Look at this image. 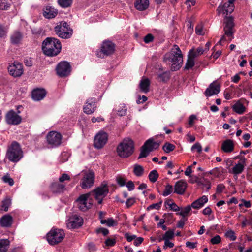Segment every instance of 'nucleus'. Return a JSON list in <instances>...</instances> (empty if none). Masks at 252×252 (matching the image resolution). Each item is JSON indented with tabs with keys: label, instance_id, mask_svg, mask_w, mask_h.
<instances>
[{
	"label": "nucleus",
	"instance_id": "f257e3e1",
	"mask_svg": "<svg viewBox=\"0 0 252 252\" xmlns=\"http://www.w3.org/2000/svg\"><path fill=\"white\" fill-rule=\"evenodd\" d=\"M164 60L172 63V69L178 70L183 63V58L182 52L177 45H174L171 51L165 54Z\"/></svg>",
	"mask_w": 252,
	"mask_h": 252
},
{
	"label": "nucleus",
	"instance_id": "f03ea898",
	"mask_svg": "<svg viewBox=\"0 0 252 252\" xmlns=\"http://www.w3.org/2000/svg\"><path fill=\"white\" fill-rule=\"evenodd\" d=\"M42 48L43 53L47 56H54L61 52L62 46L58 39L48 37L43 42Z\"/></svg>",
	"mask_w": 252,
	"mask_h": 252
},
{
	"label": "nucleus",
	"instance_id": "7ed1b4c3",
	"mask_svg": "<svg viewBox=\"0 0 252 252\" xmlns=\"http://www.w3.org/2000/svg\"><path fill=\"white\" fill-rule=\"evenodd\" d=\"M134 148L133 141L129 138H126L118 145L117 152L120 157L127 158L133 153Z\"/></svg>",
	"mask_w": 252,
	"mask_h": 252
},
{
	"label": "nucleus",
	"instance_id": "20e7f679",
	"mask_svg": "<svg viewBox=\"0 0 252 252\" xmlns=\"http://www.w3.org/2000/svg\"><path fill=\"white\" fill-rule=\"evenodd\" d=\"M224 34L219 41L218 44H221V42L224 41H231L234 38L235 32L234 19L232 17H226L224 22Z\"/></svg>",
	"mask_w": 252,
	"mask_h": 252
},
{
	"label": "nucleus",
	"instance_id": "39448f33",
	"mask_svg": "<svg viewBox=\"0 0 252 252\" xmlns=\"http://www.w3.org/2000/svg\"><path fill=\"white\" fill-rule=\"evenodd\" d=\"M6 157L12 162H17L22 158V151L17 142L14 141L11 143L7 150Z\"/></svg>",
	"mask_w": 252,
	"mask_h": 252
},
{
	"label": "nucleus",
	"instance_id": "423d86ee",
	"mask_svg": "<svg viewBox=\"0 0 252 252\" xmlns=\"http://www.w3.org/2000/svg\"><path fill=\"white\" fill-rule=\"evenodd\" d=\"M64 236L65 233L63 230L52 228L47 234V240L50 245H54L61 242Z\"/></svg>",
	"mask_w": 252,
	"mask_h": 252
},
{
	"label": "nucleus",
	"instance_id": "0eeeda50",
	"mask_svg": "<svg viewBox=\"0 0 252 252\" xmlns=\"http://www.w3.org/2000/svg\"><path fill=\"white\" fill-rule=\"evenodd\" d=\"M109 192V188L107 184L104 182L99 187L92 190L89 193L93 195L98 204L102 203L103 199Z\"/></svg>",
	"mask_w": 252,
	"mask_h": 252
},
{
	"label": "nucleus",
	"instance_id": "6e6552de",
	"mask_svg": "<svg viewBox=\"0 0 252 252\" xmlns=\"http://www.w3.org/2000/svg\"><path fill=\"white\" fill-rule=\"evenodd\" d=\"M55 32L61 38L66 39L70 38L72 34V30L66 22H61L55 27Z\"/></svg>",
	"mask_w": 252,
	"mask_h": 252
},
{
	"label": "nucleus",
	"instance_id": "1a4fd4ad",
	"mask_svg": "<svg viewBox=\"0 0 252 252\" xmlns=\"http://www.w3.org/2000/svg\"><path fill=\"white\" fill-rule=\"evenodd\" d=\"M159 146V143L154 141L153 139H149L147 140L141 148L140 153L138 158L146 157L150 152L154 149H158Z\"/></svg>",
	"mask_w": 252,
	"mask_h": 252
},
{
	"label": "nucleus",
	"instance_id": "9d476101",
	"mask_svg": "<svg viewBox=\"0 0 252 252\" xmlns=\"http://www.w3.org/2000/svg\"><path fill=\"white\" fill-rule=\"evenodd\" d=\"M83 177L80 182V186L83 189L90 188L93 186L95 175L92 171H83Z\"/></svg>",
	"mask_w": 252,
	"mask_h": 252
},
{
	"label": "nucleus",
	"instance_id": "9b49d317",
	"mask_svg": "<svg viewBox=\"0 0 252 252\" xmlns=\"http://www.w3.org/2000/svg\"><path fill=\"white\" fill-rule=\"evenodd\" d=\"M46 139L48 144L51 147H57L62 143V136L60 133L52 131L48 133Z\"/></svg>",
	"mask_w": 252,
	"mask_h": 252
},
{
	"label": "nucleus",
	"instance_id": "f8f14e48",
	"mask_svg": "<svg viewBox=\"0 0 252 252\" xmlns=\"http://www.w3.org/2000/svg\"><path fill=\"white\" fill-rule=\"evenodd\" d=\"M234 0H228L226 2H222L217 8L218 13L226 15L231 13L234 10Z\"/></svg>",
	"mask_w": 252,
	"mask_h": 252
},
{
	"label": "nucleus",
	"instance_id": "ddd939ff",
	"mask_svg": "<svg viewBox=\"0 0 252 252\" xmlns=\"http://www.w3.org/2000/svg\"><path fill=\"white\" fill-rule=\"evenodd\" d=\"M235 159H240V161L238 162V163L231 169L229 172L237 176L244 171L245 167L246 166L247 159L244 157L241 156L240 155L235 157Z\"/></svg>",
	"mask_w": 252,
	"mask_h": 252
},
{
	"label": "nucleus",
	"instance_id": "4468645a",
	"mask_svg": "<svg viewBox=\"0 0 252 252\" xmlns=\"http://www.w3.org/2000/svg\"><path fill=\"white\" fill-rule=\"evenodd\" d=\"M90 193L82 194L77 199L76 202L79 209L82 211H85L90 208L92 203L89 200Z\"/></svg>",
	"mask_w": 252,
	"mask_h": 252
},
{
	"label": "nucleus",
	"instance_id": "2eb2a0df",
	"mask_svg": "<svg viewBox=\"0 0 252 252\" xmlns=\"http://www.w3.org/2000/svg\"><path fill=\"white\" fill-rule=\"evenodd\" d=\"M115 46L113 43L111 41L103 42L101 50L98 52L97 55L100 58H103L104 55H110L112 54L115 51Z\"/></svg>",
	"mask_w": 252,
	"mask_h": 252
},
{
	"label": "nucleus",
	"instance_id": "dca6fc26",
	"mask_svg": "<svg viewBox=\"0 0 252 252\" xmlns=\"http://www.w3.org/2000/svg\"><path fill=\"white\" fill-rule=\"evenodd\" d=\"M9 74L14 77H20L23 73V65L18 62L9 64L8 67Z\"/></svg>",
	"mask_w": 252,
	"mask_h": 252
},
{
	"label": "nucleus",
	"instance_id": "f3484780",
	"mask_svg": "<svg viewBox=\"0 0 252 252\" xmlns=\"http://www.w3.org/2000/svg\"><path fill=\"white\" fill-rule=\"evenodd\" d=\"M108 134L103 131L98 132L94 139V146L97 149L102 148L108 141Z\"/></svg>",
	"mask_w": 252,
	"mask_h": 252
},
{
	"label": "nucleus",
	"instance_id": "a211bd4d",
	"mask_svg": "<svg viewBox=\"0 0 252 252\" xmlns=\"http://www.w3.org/2000/svg\"><path fill=\"white\" fill-rule=\"evenodd\" d=\"M5 121L9 125H17L21 122L22 118L14 110H12L6 113Z\"/></svg>",
	"mask_w": 252,
	"mask_h": 252
},
{
	"label": "nucleus",
	"instance_id": "6ab92c4d",
	"mask_svg": "<svg viewBox=\"0 0 252 252\" xmlns=\"http://www.w3.org/2000/svg\"><path fill=\"white\" fill-rule=\"evenodd\" d=\"M57 74L60 77H65L68 75L71 71L69 63L65 61L60 62L56 67Z\"/></svg>",
	"mask_w": 252,
	"mask_h": 252
},
{
	"label": "nucleus",
	"instance_id": "aec40b11",
	"mask_svg": "<svg viewBox=\"0 0 252 252\" xmlns=\"http://www.w3.org/2000/svg\"><path fill=\"white\" fill-rule=\"evenodd\" d=\"M82 224L83 219L82 218L75 215L68 219L66 225L68 228H76L81 226Z\"/></svg>",
	"mask_w": 252,
	"mask_h": 252
},
{
	"label": "nucleus",
	"instance_id": "412c9836",
	"mask_svg": "<svg viewBox=\"0 0 252 252\" xmlns=\"http://www.w3.org/2000/svg\"><path fill=\"white\" fill-rule=\"evenodd\" d=\"M96 108V101L94 98H89L87 100L84 106V112L87 114L94 113Z\"/></svg>",
	"mask_w": 252,
	"mask_h": 252
},
{
	"label": "nucleus",
	"instance_id": "4be33fe9",
	"mask_svg": "<svg viewBox=\"0 0 252 252\" xmlns=\"http://www.w3.org/2000/svg\"><path fill=\"white\" fill-rule=\"evenodd\" d=\"M220 85L217 82L214 81L210 84L209 87L206 89L205 94L207 96H211L214 94H218L220 91Z\"/></svg>",
	"mask_w": 252,
	"mask_h": 252
},
{
	"label": "nucleus",
	"instance_id": "5701e85b",
	"mask_svg": "<svg viewBox=\"0 0 252 252\" xmlns=\"http://www.w3.org/2000/svg\"><path fill=\"white\" fill-rule=\"evenodd\" d=\"M66 185L59 182H53L50 185V189L54 193H61L65 190Z\"/></svg>",
	"mask_w": 252,
	"mask_h": 252
},
{
	"label": "nucleus",
	"instance_id": "b1692460",
	"mask_svg": "<svg viewBox=\"0 0 252 252\" xmlns=\"http://www.w3.org/2000/svg\"><path fill=\"white\" fill-rule=\"evenodd\" d=\"M187 187V182L183 180L177 182L174 186V192L180 195L183 194Z\"/></svg>",
	"mask_w": 252,
	"mask_h": 252
},
{
	"label": "nucleus",
	"instance_id": "393cba45",
	"mask_svg": "<svg viewBox=\"0 0 252 252\" xmlns=\"http://www.w3.org/2000/svg\"><path fill=\"white\" fill-rule=\"evenodd\" d=\"M57 14L58 11L51 6H47L43 9V15L47 19L53 18Z\"/></svg>",
	"mask_w": 252,
	"mask_h": 252
},
{
	"label": "nucleus",
	"instance_id": "a878e982",
	"mask_svg": "<svg viewBox=\"0 0 252 252\" xmlns=\"http://www.w3.org/2000/svg\"><path fill=\"white\" fill-rule=\"evenodd\" d=\"M208 201L207 196L203 195L201 197L199 198L197 200L193 201L191 204V206L195 209H199L202 208L205 203Z\"/></svg>",
	"mask_w": 252,
	"mask_h": 252
},
{
	"label": "nucleus",
	"instance_id": "bb28decb",
	"mask_svg": "<svg viewBox=\"0 0 252 252\" xmlns=\"http://www.w3.org/2000/svg\"><path fill=\"white\" fill-rule=\"evenodd\" d=\"M45 95L46 92L44 89H36L32 91V98L35 101H39L42 99Z\"/></svg>",
	"mask_w": 252,
	"mask_h": 252
},
{
	"label": "nucleus",
	"instance_id": "cd10ccee",
	"mask_svg": "<svg viewBox=\"0 0 252 252\" xmlns=\"http://www.w3.org/2000/svg\"><path fill=\"white\" fill-rule=\"evenodd\" d=\"M234 144L232 140L227 139L224 140L221 146L222 150L225 153H230L234 150Z\"/></svg>",
	"mask_w": 252,
	"mask_h": 252
},
{
	"label": "nucleus",
	"instance_id": "c85d7f7f",
	"mask_svg": "<svg viewBox=\"0 0 252 252\" xmlns=\"http://www.w3.org/2000/svg\"><path fill=\"white\" fill-rule=\"evenodd\" d=\"M13 222V218L9 214L2 216L0 220V223L2 227H10Z\"/></svg>",
	"mask_w": 252,
	"mask_h": 252
},
{
	"label": "nucleus",
	"instance_id": "c756f323",
	"mask_svg": "<svg viewBox=\"0 0 252 252\" xmlns=\"http://www.w3.org/2000/svg\"><path fill=\"white\" fill-rule=\"evenodd\" d=\"M149 5L148 0H136L134 2L135 8L139 11L146 10Z\"/></svg>",
	"mask_w": 252,
	"mask_h": 252
},
{
	"label": "nucleus",
	"instance_id": "7c9ffc66",
	"mask_svg": "<svg viewBox=\"0 0 252 252\" xmlns=\"http://www.w3.org/2000/svg\"><path fill=\"white\" fill-rule=\"evenodd\" d=\"M23 38L22 33L19 31H15L11 35V42L13 44H18L21 41Z\"/></svg>",
	"mask_w": 252,
	"mask_h": 252
},
{
	"label": "nucleus",
	"instance_id": "2f4dec72",
	"mask_svg": "<svg viewBox=\"0 0 252 252\" xmlns=\"http://www.w3.org/2000/svg\"><path fill=\"white\" fill-rule=\"evenodd\" d=\"M150 83V80L148 78L142 79L139 84L140 90L145 93L149 92Z\"/></svg>",
	"mask_w": 252,
	"mask_h": 252
},
{
	"label": "nucleus",
	"instance_id": "473e14b6",
	"mask_svg": "<svg viewBox=\"0 0 252 252\" xmlns=\"http://www.w3.org/2000/svg\"><path fill=\"white\" fill-rule=\"evenodd\" d=\"M232 108L236 113L239 114H243L246 110V107L240 101H238L234 104L232 106Z\"/></svg>",
	"mask_w": 252,
	"mask_h": 252
},
{
	"label": "nucleus",
	"instance_id": "72a5a7b5",
	"mask_svg": "<svg viewBox=\"0 0 252 252\" xmlns=\"http://www.w3.org/2000/svg\"><path fill=\"white\" fill-rule=\"evenodd\" d=\"M101 223L102 224H106L109 227H112L116 226L118 224V222L117 220H114L112 218H110L106 220H101Z\"/></svg>",
	"mask_w": 252,
	"mask_h": 252
},
{
	"label": "nucleus",
	"instance_id": "f704fd0d",
	"mask_svg": "<svg viewBox=\"0 0 252 252\" xmlns=\"http://www.w3.org/2000/svg\"><path fill=\"white\" fill-rule=\"evenodd\" d=\"M9 245V241L8 239L0 240V252H6Z\"/></svg>",
	"mask_w": 252,
	"mask_h": 252
},
{
	"label": "nucleus",
	"instance_id": "c9c22d12",
	"mask_svg": "<svg viewBox=\"0 0 252 252\" xmlns=\"http://www.w3.org/2000/svg\"><path fill=\"white\" fill-rule=\"evenodd\" d=\"M127 108L125 104H121L118 107L117 114L120 116H125L126 114Z\"/></svg>",
	"mask_w": 252,
	"mask_h": 252
},
{
	"label": "nucleus",
	"instance_id": "e433bc0d",
	"mask_svg": "<svg viewBox=\"0 0 252 252\" xmlns=\"http://www.w3.org/2000/svg\"><path fill=\"white\" fill-rule=\"evenodd\" d=\"M158 176L159 175L158 171L156 170H153L150 172L148 178L151 182L155 183L158 180Z\"/></svg>",
	"mask_w": 252,
	"mask_h": 252
},
{
	"label": "nucleus",
	"instance_id": "4c0bfd02",
	"mask_svg": "<svg viewBox=\"0 0 252 252\" xmlns=\"http://www.w3.org/2000/svg\"><path fill=\"white\" fill-rule=\"evenodd\" d=\"M194 57H192L190 55H189L188 58L186 63L185 69L189 70L194 65Z\"/></svg>",
	"mask_w": 252,
	"mask_h": 252
},
{
	"label": "nucleus",
	"instance_id": "58836bf2",
	"mask_svg": "<svg viewBox=\"0 0 252 252\" xmlns=\"http://www.w3.org/2000/svg\"><path fill=\"white\" fill-rule=\"evenodd\" d=\"M144 172L143 167L138 164H135L133 167V173L136 176H141Z\"/></svg>",
	"mask_w": 252,
	"mask_h": 252
},
{
	"label": "nucleus",
	"instance_id": "ea45409f",
	"mask_svg": "<svg viewBox=\"0 0 252 252\" xmlns=\"http://www.w3.org/2000/svg\"><path fill=\"white\" fill-rule=\"evenodd\" d=\"M11 200L9 198H5L2 202L1 208L4 211H8L9 207L11 206Z\"/></svg>",
	"mask_w": 252,
	"mask_h": 252
},
{
	"label": "nucleus",
	"instance_id": "a19ab883",
	"mask_svg": "<svg viewBox=\"0 0 252 252\" xmlns=\"http://www.w3.org/2000/svg\"><path fill=\"white\" fill-rule=\"evenodd\" d=\"M174 237V231L173 230H169L165 232L162 238L160 241H161V240H169L170 239H173Z\"/></svg>",
	"mask_w": 252,
	"mask_h": 252
},
{
	"label": "nucleus",
	"instance_id": "79ce46f5",
	"mask_svg": "<svg viewBox=\"0 0 252 252\" xmlns=\"http://www.w3.org/2000/svg\"><path fill=\"white\" fill-rule=\"evenodd\" d=\"M205 29L203 28L202 23L198 24L195 27V32L198 35H204L205 33Z\"/></svg>",
	"mask_w": 252,
	"mask_h": 252
},
{
	"label": "nucleus",
	"instance_id": "37998d69",
	"mask_svg": "<svg viewBox=\"0 0 252 252\" xmlns=\"http://www.w3.org/2000/svg\"><path fill=\"white\" fill-rule=\"evenodd\" d=\"M204 50L202 47H198L197 48L195 51H194L193 50L190 51L189 54L192 57H196L198 56H199L200 55H202L203 53Z\"/></svg>",
	"mask_w": 252,
	"mask_h": 252
},
{
	"label": "nucleus",
	"instance_id": "c03bdc74",
	"mask_svg": "<svg viewBox=\"0 0 252 252\" xmlns=\"http://www.w3.org/2000/svg\"><path fill=\"white\" fill-rule=\"evenodd\" d=\"M158 80L159 81L166 82L169 79V74L167 72H164L161 74H158Z\"/></svg>",
	"mask_w": 252,
	"mask_h": 252
},
{
	"label": "nucleus",
	"instance_id": "a18cd8bd",
	"mask_svg": "<svg viewBox=\"0 0 252 252\" xmlns=\"http://www.w3.org/2000/svg\"><path fill=\"white\" fill-rule=\"evenodd\" d=\"M58 3L61 7L66 8L71 5L72 0H58Z\"/></svg>",
	"mask_w": 252,
	"mask_h": 252
},
{
	"label": "nucleus",
	"instance_id": "49530a36",
	"mask_svg": "<svg viewBox=\"0 0 252 252\" xmlns=\"http://www.w3.org/2000/svg\"><path fill=\"white\" fill-rule=\"evenodd\" d=\"M175 148V146L173 144L169 143H165L163 146V150L167 153L173 151Z\"/></svg>",
	"mask_w": 252,
	"mask_h": 252
},
{
	"label": "nucleus",
	"instance_id": "de8ad7c7",
	"mask_svg": "<svg viewBox=\"0 0 252 252\" xmlns=\"http://www.w3.org/2000/svg\"><path fill=\"white\" fill-rule=\"evenodd\" d=\"M173 192V187L172 186L168 184L166 186L164 191H163L162 195L164 196H167Z\"/></svg>",
	"mask_w": 252,
	"mask_h": 252
},
{
	"label": "nucleus",
	"instance_id": "09e8293b",
	"mask_svg": "<svg viewBox=\"0 0 252 252\" xmlns=\"http://www.w3.org/2000/svg\"><path fill=\"white\" fill-rule=\"evenodd\" d=\"M225 235L227 238H229L232 241H235L237 238L234 231L231 230L227 231L225 233Z\"/></svg>",
	"mask_w": 252,
	"mask_h": 252
},
{
	"label": "nucleus",
	"instance_id": "8fccbe9b",
	"mask_svg": "<svg viewBox=\"0 0 252 252\" xmlns=\"http://www.w3.org/2000/svg\"><path fill=\"white\" fill-rule=\"evenodd\" d=\"M2 181L6 183H8L10 186H12L14 184L13 180L10 177L8 174L4 175L2 178Z\"/></svg>",
	"mask_w": 252,
	"mask_h": 252
},
{
	"label": "nucleus",
	"instance_id": "3c124183",
	"mask_svg": "<svg viewBox=\"0 0 252 252\" xmlns=\"http://www.w3.org/2000/svg\"><path fill=\"white\" fill-rule=\"evenodd\" d=\"M191 206H187L186 207L182 208L181 210V211L179 213V214L183 217L186 216L188 213L191 210Z\"/></svg>",
	"mask_w": 252,
	"mask_h": 252
},
{
	"label": "nucleus",
	"instance_id": "603ef678",
	"mask_svg": "<svg viewBox=\"0 0 252 252\" xmlns=\"http://www.w3.org/2000/svg\"><path fill=\"white\" fill-rule=\"evenodd\" d=\"M116 243V240L115 238H107L105 241V244L107 247H112L114 246Z\"/></svg>",
	"mask_w": 252,
	"mask_h": 252
},
{
	"label": "nucleus",
	"instance_id": "864d4df0",
	"mask_svg": "<svg viewBox=\"0 0 252 252\" xmlns=\"http://www.w3.org/2000/svg\"><path fill=\"white\" fill-rule=\"evenodd\" d=\"M162 203V201H161L158 203L151 204V205H150L149 206H148L147 207V210H150L154 209L158 210L160 208Z\"/></svg>",
	"mask_w": 252,
	"mask_h": 252
},
{
	"label": "nucleus",
	"instance_id": "5fc2aeb1",
	"mask_svg": "<svg viewBox=\"0 0 252 252\" xmlns=\"http://www.w3.org/2000/svg\"><path fill=\"white\" fill-rule=\"evenodd\" d=\"M221 240V237L219 235H217L211 239L210 242L212 244L215 245L220 243Z\"/></svg>",
	"mask_w": 252,
	"mask_h": 252
},
{
	"label": "nucleus",
	"instance_id": "6e6d98bb",
	"mask_svg": "<svg viewBox=\"0 0 252 252\" xmlns=\"http://www.w3.org/2000/svg\"><path fill=\"white\" fill-rule=\"evenodd\" d=\"M192 151H197V153H200L202 151V147L200 143H196L191 147Z\"/></svg>",
	"mask_w": 252,
	"mask_h": 252
},
{
	"label": "nucleus",
	"instance_id": "4d7b16f0",
	"mask_svg": "<svg viewBox=\"0 0 252 252\" xmlns=\"http://www.w3.org/2000/svg\"><path fill=\"white\" fill-rule=\"evenodd\" d=\"M70 180V178L69 176L66 173L63 174L59 178V181L61 183H64V181H69Z\"/></svg>",
	"mask_w": 252,
	"mask_h": 252
},
{
	"label": "nucleus",
	"instance_id": "13d9d810",
	"mask_svg": "<svg viewBox=\"0 0 252 252\" xmlns=\"http://www.w3.org/2000/svg\"><path fill=\"white\" fill-rule=\"evenodd\" d=\"M9 6V4L6 0H1L0 2V9L7 10Z\"/></svg>",
	"mask_w": 252,
	"mask_h": 252
},
{
	"label": "nucleus",
	"instance_id": "bf43d9fd",
	"mask_svg": "<svg viewBox=\"0 0 252 252\" xmlns=\"http://www.w3.org/2000/svg\"><path fill=\"white\" fill-rule=\"evenodd\" d=\"M96 232L97 234L102 233L104 236H106L109 234V230L104 228H100L96 229Z\"/></svg>",
	"mask_w": 252,
	"mask_h": 252
},
{
	"label": "nucleus",
	"instance_id": "052dcab7",
	"mask_svg": "<svg viewBox=\"0 0 252 252\" xmlns=\"http://www.w3.org/2000/svg\"><path fill=\"white\" fill-rule=\"evenodd\" d=\"M135 202V198L131 197L128 198L126 202V205L127 208L131 206Z\"/></svg>",
	"mask_w": 252,
	"mask_h": 252
},
{
	"label": "nucleus",
	"instance_id": "680f3d73",
	"mask_svg": "<svg viewBox=\"0 0 252 252\" xmlns=\"http://www.w3.org/2000/svg\"><path fill=\"white\" fill-rule=\"evenodd\" d=\"M154 37L151 34H148L144 38V41L146 43H148L153 40Z\"/></svg>",
	"mask_w": 252,
	"mask_h": 252
},
{
	"label": "nucleus",
	"instance_id": "e2e57ef3",
	"mask_svg": "<svg viewBox=\"0 0 252 252\" xmlns=\"http://www.w3.org/2000/svg\"><path fill=\"white\" fill-rule=\"evenodd\" d=\"M164 245L163 246L164 249H166L167 248H173L174 246L173 243L169 241V240H164Z\"/></svg>",
	"mask_w": 252,
	"mask_h": 252
},
{
	"label": "nucleus",
	"instance_id": "0e129e2a",
	"mask_svg": "<svg viewBox=\"0 0 252 252\" xmlns=\"http://www.w3.org/2000/svg\"><path fill=\"white\" fill-rule=\"evenodd\" d=\"M209 173L210 174L213 175L214 176H215L216 177H218L220 175V172L219 171V168H215L212 169V170H211L209 172Z\"/></svg>",
	"mask_w": 252,
	"mask_h": 252
},
{
	"label": "nucleus",
	"instance_id": "69168bd1",
	"mask_svg": "<svg viewBox=\"0 0 252 252\" xmlns=\"http://www.w3.org/2000/svg\"><path fill=\"white\" fill-rule=\"evenodd\" d=\"M126 187L129 191L133 190L134 189V185L131 181H128L126 184Z\"/></svg>",
	"mask_w": 252,
	"mask_h": 252
},
{
	"label": "nucleus",
	"instance_id": "338daca9",
	"mask_svg": "<svg viewBox=\"0 0 252 252\" xmlns=\"http://www.w3.org/2000/svg\"><path fill=\"white\" fill-rule=\"evenodd\" d=\"M117 181L119 185H120L121 186H124L126 184V181L125 180L121 177H117Z\"/></svg>",
	"mask_w": 252,
	"mask_h": 252
},
{
	"label": "nucleus",
	"instance_id": "774afa93",
	"mask_svg": "<svg viewBox=\"0 0 252 252\" xmlns=\"http://www.w3.org/2000/svg\"><path fill=\"white\" fill-rule=\"evenodd\" d=\"M125 237L128 242H131L136 238V236L134 235H130L128 233H126Z\"/></svg>",
	"mask_w": 252,
	"mask_h": 252
}]
</instances>
